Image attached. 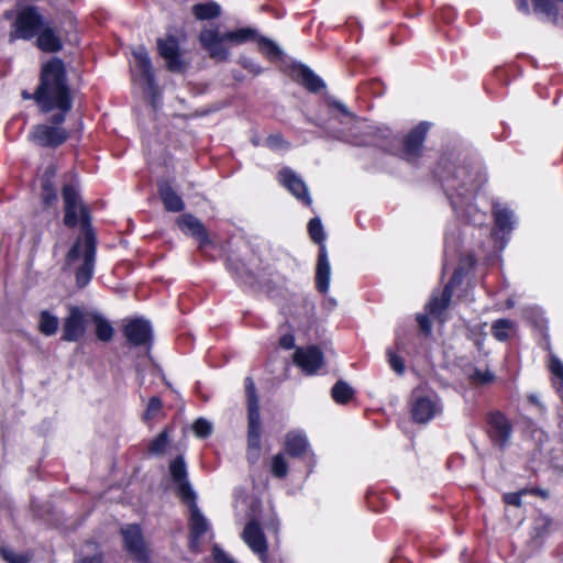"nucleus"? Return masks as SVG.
<instances>
[{
  "label": "nucleus",
  "instance_id": "37",
  "mask_svg": "<svg viewBox=\"0 0 563 563\" xmlns=\"http://www.w3.org/2000/svg\"><path fill=\"white\" fill-rule=\"evenodd\" d=\"M496 225L501 230H507L511 227L512 213L507 209H496L494 211Z\"/></svg>",
  "mask_w": 563,
  "mask_h": 563
},
{
  "label": "nucleus",
  "instance_id": "20",
  "mask_svg": "<svg viewBox=\"0 0 563 563\" xmlns=\"http://www.w3.org/2000/svg\"><path fill=\"white\" fill-rule=\"evenodd\" d=\"M177 224L184 233L197 239L200 243V246L210 242L206 228L201 221L192 214H183L178 218Z\"/></svg>",
  "mask_w": 563,
  "mask_h": 563
},
{
  "label": "nucleus",
  "instance_id": "55",
  "mask_svg": "<svg viewBox=\"0 0 563 563\" xmlns=\"http://www.w3.org/2000/svg\"><path fill=\"white\" fill-rule=\"evenodd\" d=\"M93 549H96V544H95V543L89 542V543H87V544H86V550H87V552H88L89 550H93Z\"/></svg>",
  "mask_w": 563,
  "mask_h": 563
},
{
  "label": "nucleus",
  "instance_id": "13",
  "mask_svg": "<svg viewBox=\"0 0 563 563\" xmlns=\"http://www.w3.org/2000/svg\"><path fill=\"white\" fill-rule=\"evenodd\" d=\"M242 539L265 563L267 558V542L260 523L255 520L247 522L242 532Z\"/></svg>",
  "mask_w": 563,
  "mask_h": 563
},
{
  "label": "nucleus",
  "instance_id": "30",
  "mask_svg": "<svg viewBox=\"0 0 563 563\" xmlns=\"http://www.w3.org/2000/svg\"><path fill=\"white\" fill-rule=\"evenodd\" d=\"M58 318L48 311H42L40 314L38 330L42 334L51 336L57 332Z\"/></svg>",
  "mask_w": 563,
  "mask_h": 563
},
{
  "label": "nucleus",
  "instance_id": "26",
  "mask_svg": "<svg viewBox=\"0 0 563 563\" xmlns=\"http://www.w3.org/2000/svg\"><path fill=\"white\" fill-rule=\"evenodd\" d=\"M159 196L166 210L172 212H179L184 210L185 203L183 199L173 190L168 184L159 186Z\"/></svg>",
  "mask_w": 563,
  "mask_h": 563
},
{
  "label": "nucleus",
  "instance_id": "7",
  "mask_svg": "<svg viewBox=\"0 0 563 563\" xmlns=\"http://www.w3.org/2000/svg\"><path fill=\"white\" fill-rule=\"evenodd\" d=\"M442 410L441 401L437 395H422L415 390L411 402V415L416 422L426 423Z\"/></svg>",
  "mask_w": 563,
  "mask_h": 563
},
{
  "label": "nucleus",
  "instance_id": "51",
  "mask_svg": "<svg viewBox=\"0 0 563 563\" xmlns=\"http://www.w3.org/2000/svg\"><path fill=\"white\" fill-rule=\"evenodd\" d=\"M518 9L525 13L529 12V4L527 0H517Z\"/></svg>",
  "mask_w": 563,
  "mask_h": 563
},
{
  "label": "nucleus",
  "instance_id": "8",
  "mask_svg": "<svg viewBox=\"0 0 563 563\" xmlns=\"http://www.w3.org/2000/svg\"><path fill=\"white\" fill-rule=\"evenodd\" d=\"M158 54L166 62L168 70L174 73H181L188 67L183 52L180 51L179 43L175 36H166L165 38L157 40Z\"/></svg>",
  "mask_w": 563,
  "mask_h": 563
},
{
  "label": "nucleus",
  "instance_id": "45",
  "mask_svg": "<svg viewBox=\"0 0 563 563\" xmlns=\"http://www.w3.org/2000/svg\"><path fill=\"white\" fill-rule=\"evenodd\" d=\"M79 563H102V558L100 553L89 556L88 553H80L78 555Z\"/></svg>",
  "mask_w": 563,
  "mask_h": 563
},
{
  "label": "nucleus",
  "instance_id": "32",
  "mask_svg": "<svg viewBox=\"0 0 563 563\" xmlns=\"http://www.w3.org/2000/svg\"><path fill=\"white\" fill-rule=\"evenodd\" d=\"M352 396V387L344 382H338L332 388V397L338 404H346Z\"/></svg>",
  "mask_w": 563,
  "mask_h": 563
},
{
  "label": "nucleus",
  "instance_id": "23",
  "mask_svg": "<svg viewBox=\"0 0 563 563\" xmlns=\"http://www.w3.org/2000/svg\"><path fill=\"white\" fill-rule=\"evenodd\" d=\"M331 267L328 258L325 245L319 247L318 263L316 269V287L322 292L327 294L330 286Z\"/></svg>",
  "mask_w": 563,
  "mask_h": 563
},
{
  "label": "nucleus",
  "instance_id": "39",
  "mask_svg": "<svg viewBox=\"0 0 563 563\" xmlns=\"http://www.w3.org/2000/svg\"><path fill=\"white\" fill-rule=\"evenodd\" d=\"M195 434L199 438H207L212 431V424L202 418L197 419L192 424Z\"/></svg>",
  "mask_w": 563,
  "mask_h": 563
},
{
  "label": "nucleus",
  "instance_id": "42",
  "mask_svg": "<svg viewBox=\"0 0 563 563\" xmlns=\"http://www.w3.org/2000/svg\"><path fill=\"white\" fill-rule=\"evenodd\" d=\"M42 199L46 206H51L57 200L56 192L48 183L43 185Z\"/></svg>",
  "mask_w": 563,
  "mask_h": 563
},
{
  "label": "nucleus",
  "instance_id": "53",
  "mask_svg": "<svg viewBox=\"0 0 563 563\" xmlns=\"http://www.w3.org/2000/svg\"><path fill=\"white\" fill-rule=\"evenodd\" d=\"M22 97H23V99H25V100H30V99H33V100H34V92H33V93H29L27 91H23V92H22Z\"/></svg>",
  "mask_w": 563,
  "mask_h": 563
},
{
  "label": "nucleus",
  "instance_id": "40",
  "mask_svg": "<svg viewBox=\"0 0 563 563\" xmlns=\"http://www.w3.org/2000/svg\"><path fill=\"white\" fill-rule=\"evenodd\" d=\"M388 362L390 367L398 374H402L405 371V364L401 357L396 355L391 350L387 352Z\"/></svg>",
  "mask_w": 563,
  "mask_h": 563
},
{
  "label": "nucleus",
  "instance_id": "12",
  "mask_svg": "<svg viewBox=\"0 0 563 563\" xmlns=\"http://www.w3.org/2000/svg\"><path fill=\"white\" fill-rule=\"evenodd\" d=\"M488 434L494 443L504 448L510 440L512 426L500 412H493L487 418Z\"/></svg>",
  "mask_w": 563,
  "mask_h": 563
},
{
  "label": "nucleus",
  "instance_id": "52",
  "mask_svg": "<svg viewBox=\"0 0 563 563\" xmlns=\"http://www.w3.org/2000/svg\"><path fill=\"white\" fill-rule=\"evenodd\" d=\"M335 107H336L341 112H343V113H345V114H349V111H347V109L345 108V106H344V104H342V103H339V102H338V103H335Z\"/></svg>",
  "mask_w": 563,
  "mask_h": 563
},
{
  "label": "nucleus",
  "instance_id": "5",
  "mask_svg": "<svg viewBox=\"0 0 563 563\" xmlns=\"http://www.w3.org/2000/svg\"><path fill=\"white\" fill-rule=\"evenodd\" d=\"M48 20L44 18L35 7H26L21 10L12 24L10 41L18 38L31 40L37 35Z\"/></svg>",
  "mask_w": 563,
  "mask_h": 563
},
{
  "label": "nucleus",
  "instance_id": "47",
  "mask_svg": "<svg viewBox=\"0 0 563 563\" xmlns=\"http://www.w3.org/2000/svg\"><path fill=\"white\" fill-rule=\"evenodd\" d=\"M472 377L481 383H488L493 379V375L489 372L482 373L479 371H475Z\"/></svg>",
  "mask_w": 563,
  "mask_h": 563
},
{
  "label": "nucleus",
  "instance_id": "36",
  "mask_svg": "<svg viewBox=\"0 0 563 563\" xmlns=\"http://www.w3.org/2000/svg\"><path fill=\"white\" fill-rule=\"evenodd\" d=\"M271 472L275 477L284 478L288 473V464L284 454H276L271 464Z\"/></svg>",
  "mask_w": 563,
  "mask_h": 563
},
{
  "label": "nucleus",
  "instance_id": "21",
  "mask_svg": "<svg viewBox=\"0 0 563 563\" xmlns=\"http://www.w3.org/2000/svg\"><path fill=\"white\" fill-rule=\"evenodd\" d=\"M428 128L427 123H420L406 136L404 152L408 161L415 159L420 155Z\"/></svg>",
  "mask_w": 563,
  "mask_h": 563
},
{
  "label": "nucleus",
  "instance_id": "17",
  "mask_svg": "<svg viewBox=\"0 0 563 563\" xmlns=\"http://www.w3.org/2000/svg\"><path fill=\"white\" fill-rule=\"evenodd\" d=\"M124 335L133 345H146L152 339V327L144 319H132L124 325Z\"/></svg>",
  "mask_w": 563,
  "mask_h": 563
},
{
  "label": "nucleus",
  "instance_id": "14",
  "mask_svg": "<svg viewBox=\"0 0 563 563\" xmlns=\"http://www.w3.org/2000/svg\"><path fill=\"white\" fill-rule=\"evenodd\" d=\"M294 362L306 374H314L323 364V354L317 346L297 349L294 354Z\"/></svg>",
  "mask_w": 563,
  "mask_h": 563
},
{
  "label": "nucleus",
  "instance_id": "24",
  "mask_svg": "<svg viewBox=\"0 0 563 563\" xmlns=\"http://www.w3.org/2000/svg\"><path fill=\"white\" fill-rule=\"evenodd\" d=\"M460 282V274L454 273L449 284L443 289L440 297H432L431 300L428 303V310L433 316H441L442 312L448 308L452 295H453V287L456 283Z\"/></svg>",
  "mask_w": 563,
  "mask_h": 563
},
{
  "label": "nucleus",
  "instance_id": "15",
  "mask_svg": "<svg viewBox=\"0 0 563 563\" xmlns=\"http://www.w3.org/2000/svg\"><path fill=\"white\" fill-rule=\"evenodd\" d=\"M189 506L190 509V518H189V527L191 533V542L190 547L192 549H197L199 544V539L209 530V522L201 514L200 509L196 504V496L191 497V499L184 500Z\"/></svg>",
  "mask_w": 563,
  "mask_h": 563
},
{
  "label": "nucleus",
  "instance_id": "31",
  "mask_svg": "<svg viewBox=\"0 0 563 563\" xmlns=\"http://www.w3.org/2000/svg\"><path fill=\"white\" fill-rule=\"evenodd\" d=\"M298 77L305 87L311 91H319L323 87L322 80L305 66L298 69Z\"/></svg>",
  "mask_w": 563,
  "mask_h": 563
},
{
  "label": "nucleus",
  "instance_id": "25",
  "mask_svg": "<svg viewBox=\"0 0 563 563\" xmlns=\"http://www.w3.org/2000/svg\"><path fill=\"white\" fill-rule=\"evenodd\" d=\"M285 450L286 452L294 456H301L308 449V441L299 431H290L285 435Z\"/></svg>",
  "mask_w": 563,
  "mask_h": 563
},
{
  "label": "nucleus",
  "instance_id": "2",
  "mask_svg": "<svg viewBox=\"0 0 563 563\" xmlns=\"http://www.w3.org/2000/svg\"><path fill=\"white\" fill-rule=\"evenodd\" d=\"M34 101L43 113L56 111L52 117L54 123L65 121L73 107V96L62 59L54 57L43 64L34 91Z\"/></svg>",
  "mask_w": 563,
  "mask_h": 563
},
{
  "label": "nucleus",
  "instance_id": "49",
  "mask_svg": "<svg viewBox=\"0 0 563 563\" xmlns=\"http://www.w3.org/2000/svg\"><path fill=\"white\" fill-rule=\"evenodd\" d=\"M418 323L424 332L430 331L431 324H430L429 318L427 316H419Z\"/></svg>",
  "mask_w": 563,
  "mask_h": 563
},
{
  "label": "nucleus",
  "instance_id": "3",
  "mask_svg": "<svg viewBox=\"0 0 563 563\" xmlns=\"http://www.w3.org/2000/svg\"><path fill=\"white\" fill-rule=\"evenodd\" d=\"M199 40L212 58L224 60L229 56L225 44L240 45L249 41L257 40L260 46L268 54L279 55V48L271 40L257 36L252 27H242L235 31L220 33L217 27H206L200 32Z\"/></svg>",
  "mask_w": 563,
  "mask_h": 563
},
{
  "label": "nucleus",
  "instance_id": "38",
  "mask_svg": "<svg viewBox=\"0 0 563 563\" xmlns=\"http://www.w3.org/2000/svg\"><path fill=\"white\" fill-rule=\"evenodd\" d=\"M1 555L8 563H27L30 556L26 553H16L12 549L2 548Z\"/></svg>",
  "mask_w": 563,
  "mask_h": 563
},
{
  "label": "nucleus",
  "instance_id": "18",
  "mask_svg": "<svg viewBox=\"0 0 563 563\" xmlns=\"http://www.w3.org/2000/svg\"><path fill=\"white\" fill-rule=\"evenodd\" d=\"M169 472L173 481L178 486V493L183 500L191 499V497L196 496L189 482L187 481V468L181 456H178L172 461L169 465Z\"/></svg>",
  "mask_w": 563,
  "mask_h": 563
},
{
  "label": "nucleus",
  "instance_id": "27",
  "mask_svg": "<svg viewBox=\"0 0 563 563\" xmlns=\"http://www.w3.org/2000/svg\"><path fill=\"white\" fill-rule=\"evenodd\" d=\"M88 319L95 323L96 335L100 341L109 342L110 340H112L114 329L109 320H107L103 316L97 312L88 313Z\"/></svg>",
  "mask_w": 563,
  "mask_h": 563
},
{
  "label": "nucleus",
  "instance_id": "50",
  "mask_svg": "<svg viewBox=\"0 0 563 563\" xmlns=\"http://www.w3.org/2000/svg\"><path fill=\"white\" fill-rule=\"evenodd\" d=\"M267 143L273 146V147H276L278 146L279 144L283 143V139L280 136H269L267 139Z\"/></svg>",
  "mask_w": 563,
  "mask_h": 563
},
{
  "label": "nucleus",
  "instance_id": "28",
  "mask_svg": "<svg viewBox=\"0 0 563 563\" xmlns=\"http://www.w3.org/2000/svg\"><path fill=\"white\" fill-rule=\"evenodd\" d=\"M222 10L217 2L198 3L192 7V13L198 20H211L220 16Z\"/></svg>",
  "mask_w": 563,
  "mask_h": 563
},
{
  "label": "nucleus",
  "instance_id": "44",
  "mask_svg": "<svg viewBox=\"0 0 563 563\" xmlns=\"http://www.w3.org/2000/svg\"><path fill=\"white\" fill-rule=\"evenodd\" d=\"M536 10L542 11L547 14H551L553 12V7L551 0H533Z\"/></svg>",
  "mask_w": 563,
  "mask_h": 563
},
{
  "label": "nucleus",
  "instance_id": "34",
  "mask_svg": "<svg viewBox=\"0 0 563 563\" xmlns=\"http://www.w3.org/2000/svg\"><path fill=\"white\" fill-rule=\"evenodd\" d=\"M169 444L168 429L165 428L153 441L151 442L148 450L153 454H162L165 452Z\"/></svg>",
  "mask_w": 563,
  "mask_h": 563
},
{
  "label": "nucleus",
  "instance_id": "48",
  "mask_svg": "<svg viewBox=\"0 0 563 563\" xmlns=\"http://www.w3.org/2000/svg\"><path fill=\"white\" fill-rule=\"evenodd\" d=\"M505 501L509 505L519 507L521 505V497L518 494H507L504 497Z\"/></svg>",
  "mask_w": 563,
  "mask_h": 563
},
{
  "label": "nucleus",
  "instance_id": "6",
  "mask_svg": "<svg viewBox=\"0 0 563 563\" xmlns=\"http://www.w3.org/2000/svg\"><path fill=\"white\" fill-rule=\"evenodd\" d=\"M37 124L30 132V140L42 147H57L68 139V132L59 126L62 123Z\"/></svg>",
  "mask_w": 563,
  "mask_h": 563
},
{
  "label": "nucleus",
  "instance_id": "4",
  "mask_svg": "<svg viewBox=\"0 0 563 563\" xmlns=\"http://www.w3.org/2000/svg\"><path fill=\"white\" fill-rule=\"evenodd\" d=\"M245 390L249 408L247 459L250 462L255 463L261 455V418L255 385L251 377L245 379Z\"/></svg>",
  "mask_w": 563,
  "mask_h": 563
},
{
  "label": "nucleus",
  "instance_id": "35",
  "mask_svg": "<svg viewBox=\"0 0 563 563\" xmlns=\"http://www.w3.org/2000/svg\"><path fill=\"white\" fill-rule=\"evenodd\" d=\"M163 412V404L158 397H152L148 401L147 409L143 416L144 421L150 422L161 417Z\"/></svg>",
  "mask_w": 563,
  "mask_h": 563
},
{
  "label": "nucleus",
  "instance_id": "22",
  "mask_svg": "<svg viewBox=\"0 0 563 563\" xmlns=\"http://www.w3.org/2000/svg\"><path fill=\"white\" fill-rule=\"evenodd\" d=\"M36 46L46 53L59 52L63 47L62 40L51 21H47L45 26L36 35Z\"/></svg>",
  "mask_w": 563,
  "mask_h": 563
},
{
  "label": "nucleus",
  "instance_id": "11",
  "mask_svg": "<svg viewBox=\"0 0 563 563\" xmlns=\"http://www.w3.org/2000/svg\"><path fill=\"white\" fill-rule=\"evenodd\" d=\"M279 183L286 187L299 201L311 206L312 199L305 181L290 168H283L278 173Z\"/></svg>",
  "mask_w": 563,
  "mask_h": 563
},
{
  "label": "nucleus",
  "instance_id": "33",
  "mask_svg": "<svg viewBox=\"0 0 563 563\" xmlns=\"http://www.w3.org/2000/svg\"><path fill=\"white\" fill-rule=\"evenodd\" d=\"M309 235L313 242L317 244L324 245L325 234L323 231V225L319 218H313L308 223Z\"/></svg>",
  "mask_w": 563,
  "mask_h": 563
},
{
  "label": "nucleus",
  "instance_id": "46",
  "mask_svg": "<svg viewBox=\"0 0 563 563\" xmlns=\"http://www.w3.org/2000/svg\"><path fill=\"white\" fill-rule=\"evenodd\" d=\"M279 344L282 347L289 350L295 346V338L292 334H285L280 338Z\"/></svg>",
  "mask_w": 563,
  "mask_h": 563
},
{
  "label": "nucleus",
  "instance_id": "10",
  "mask_svg": "<svg viewBox=\"0 0 563 563\" xmlns=\"http://www.w3.org/2000/svg\"><path fill=\"white\" fill-rule=\"evenodd\" d=\"M125 550L140 563L148 560L141 528L137 525H128L121 529Z\"/></svg>",
  "mask_w": 563,
  "mask_h": 563
},
{
  "label": "nucleus",
  "instance_id": "54",
  "mask_svg": "<svg viewBox=\"0 0 563 563\" xmlns=\"http://www.w3.org/2000/svg\"><path fill=\"white\" fill-rule=\"evenodd\" d=\"M539 521L545 527L551 525V520L548 517H541Z\"/></svg>",
  "mask_w": 563,
  "mask_h": 563
},
{
  "label": "nucleus",
  "instance_id": "9",
  "mask_svg": "<svg viewBox=\"0 0 563 563\" xmlns=\"http://www.w3.org/2000/svg\"><path fill=\"white\" fill-rule=\"evenodd\" d=\"M88 313L77 306L68 308V314L63 322L62 339L66 342H76L86 333Z\"/></svg>",
  "mask_w": 563,
  "mask_h": 563
},
{
  "label": "nucleus",
  "instance_id": "19",
  "mask_svg": "<svg viewBox=\"0 0 563 563\" xmlns=\"http://www.w3.org/2000/svg\"><path fill=\"white\" fill-rule=\"evenodd\" d=\"M446 187L456 190L461 197H464L466 194L473 195L479 185L465 168H459L452 178L446 179Z\"/></svg>",
  "mask_w": 563,
  "mask_h": 563
},
{
  "label": "nucleus",
  "instance_id": "29",
  "mask_svg": "<svg viewBox=\"0 0 563 563\" xmlns=\"http://www.w3.org/2000/svg\"><path fill=\"white\" fill-rule=\"evenodd\" d=\"M516 324L509 319H498L492 324V333L498 341H506L515 331Z\"/></svg>",
  "mask_w": 563,
  "mask_h": 563
},
{
  "label": "nucleus",
  "instance_id": "43",
  "mask_svg": "<svg viewBox=\"0 0 563 563\" xmlns=\"http://www.w3.org/2000/svg\"><path fill=\"white\" fill-rule=\"evenodd\" d=\"M212 556L217 563H236L225 551H223L218 545L213 547Z\"/></svg>",
  "mask_w": 563,
  "mask_h": 563
},
{
  "label": "nucleus",
  "instance_id": "56",
  "mask_svg": "<svg viewBox=\"0 0 563 563\" xmlns=\"http://www.w3.org/2000/svg\"><path fill=\"white\" fill-rule=\"evenodd\" d=\"M540 495L545 498L548 496V494L545 492H540Z\"/></svg>",
  "mask_w": 563,
  "mask_h": 563
},
{
  "label": "nucleus",
  "instance_id": "1",
  "mask_svg": "<svg viewBox=\"0 0 563 563\" xmlns=\"http://www.w3.org/2000/svg\"><path fill=\"white\" fill-rule=\"evenodd\" d=\"M65 203L64 223L69 228L80 224L85 231L84 238L78 239L67 254L68 265L78 264L76 282L79 287H85L91 279L96 254V243L90 231V218L87 209L82 206L77 188L70 184L63 188Z\"/></svg>",
  "mask_w": 563,
  "mask_h": 563
},
{
  "label": "nucleus",
  "instance_id": "16",
  "mask_svg": "<svg viewBox=\"0 0 563 563\" xmlns=\"http://www.w3.org/2000/svg\"><path fill=\"white\" fill-rule=\"evenodd\" d=\"M134 65L133 76L141 82L152 87L154 84V74L151 58L144 46H139L133 51Z\"/></svg>",
  "mask_w": 563,
  "mask_h": 563
},
{
  "label": "nucleus",
  "instance_id": "41",
  "mask_svg": "<svg viewBox=\"0 0 563 563\" xmlns=\"http://www.w3.org/2000/svg\"><path fill=\"white\" fill-rule=\"evenodd\" d=\"M549 369L563 384V363L554 355L550 357Z\"/></svg>",
  "mask_w": 563,
  "mask_h": 563
}]
</instances>
